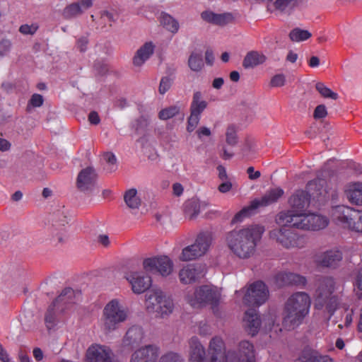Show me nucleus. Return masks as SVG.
<instances>
[{"instance_id": "f257e3e1", "label": "nucleus", "mask_w": 362, "mask_h": 362, "mask_svg": "<svg viewBox=\"0 0 362 362\" xmlns=\"http://www.w3.org/2000/svg\"><path fill=\"white\" fill-rule=\"evenodd\" d=\"M264 232L259 225L235 228L226 235V244L236 257L247 259L252 257Z\"/></svg>"}, {"instance_id": "f03ea898", "label": "nucleus", "mask_w": 362, "mask_h": 362, "mask_svg": "<svg viewBox=\"0 0 362 362\" xmlns=\"http://www.w3.org/2000/svg\"><path fill=\"white\" fill-rule=\"evenodd\" d=\"M224 349L225 344L222 338L218 336L213 337L209 345L210 362H255L254 347L247 341H243L239 344L238 352L229 350L223 356Z\"/></svg>"}, {"instance_id": "7ed1b4c3", "label": "nucleus", "mask_w": 362, "mask_h": 362, "mask_svg": "<svg viewBox=\"0 0 362 362\" xmlns=\"http://www.w3.org/2000/svg\"><path fill=\"white\" fill-rule=\"evenodd\" d=\"M315 308L329 319L339 305V298L334 293L337 288L332 277L320 276L315 281Z\"/></svg>"}, {"instance_id": "20e7f679", "label": "nucleus", "mask_w": 362, "mask_h": 362, "mask_svg": "<svg viewBox=\"0 0 362 362\" xmlns=\"http://www.w3.org/2000/svg\"><path fill=\"white\" fill-rule=\"evenodd\" d=\"M310 306V298L306 293L296 292L291 295L285 304L284 326L288 329L298 326L308 314Z\"/></svg>"}, {"instance_id": "39448f33", "label": "nucleus", "mask_w": 362, "mask_h": 362, "mask_svg": "<svg viewBox=\"0 0 362 362\" xmlns=\"http://www.w3.org/2000/svg\"><path fill=\"white\" fill-rule=\"evenodd\" d=\"M145 305L149 313L163 318L169 316L175 307L172 298L160 289L151 290L146 294Z\"/></svg>"}, {"instance_id": "423d86ee", "label": "nucleus", "mask_w": 362, "mask_h": 362, "mask_svg": "<svg viewBox=\"0 0 362 362\" xmlns=\"http://www.w3.org/2000/svg\"><path fill=\"white\" fill-rule=\"evenodd\" d=\"M186 301L192 307L205 305H217L221 300V291L211 285L196 287L194 291H188L185 295Z\"/></svg>"}, {"instance_id": "0eeeda50", "label": "nucleus", "mask_w": 362, "mask_h": 362, "mask_svg": "<svg viewBox=\"0 0 362 362\" xmlns=\"http://www.w3.org/2000/svg\"><path fill=\"white\" fill-rule=\"evenodd\" d=\"M127 317V310L117 299L110 300L103 310L102 322L104 329L108 332L116 329L119 324L126 321Z\"/></svg>"}, {"instance_id": "6e6552de", "label": "nucleus", "mask_w": 362, "mask_h": 362, "mask_svg": "<svg viewBox=\"0 0 362 362\" xmlns=\"http://www.w3.org/2000/svg\"><path fill=\"white\" fill-rule=\"evenodd\" d=\"M332 214L343 227L362 233V211L341 205L334 207Z\"/></svg>"}, {"instance_id": "1a4fd4ad", "label": "nucleus", "mask_w": 362, "mask_h": 362, "mask_svg": "<svg viewBox=\"0 0 362 362\" xmlns=\"http://www.w3.org/2000/svg\"><path fill=\"white\" fill-rule=\"evenodd\" d=\"M269 236L284 248L288 250L301 249L306 245L304 236L286 228L274 229L269 232Z\"/></svg>"}, {"instance_id": "9d476101", "label": "nucleus", "mask_w": 362, "mask_h": 362, "mask_svg": "<svg viewBox=\"0 0 362 362\" xmlns=\"http://www.w3.org/2000/svg\"><path fill=\"white\" fill-rule=\"evenodd\" d=\"M211 242L212 236L209 232H201L194 244L182 249L180 259L187 262L204 255L209 250Z\"/></svg>"}, {"instance_id": "9b49d317", "label": "nucleus", "mask_w": 362, "mask_h": 362, "mask_svg": "<svg viewBox=\"0 0 362 362\" xmlns=\"http://www.w3.org/2000/svg\"><path fill=\"white\" fill-rule=\"evenodd\" d=\"M284 191L280 187L269 189L260 199H256L251 202L249 208L243 209L238 212L233 218V222L241 221L243 217H245L249 210L256 209L259 207H264L273 204L278 202L282 197Z\"/></svg>"}, {"instance_id": "f8f14e48", "label": "nucleus", "mask_w": 362, "mask_h": 362, "mask_svg": "<svg viewBox=\"0 0 362 362\" xmlns=\"http://www.w3.org/2000/svg\"><path fill=\"white\" fill-rule=\"evenodd\" d=\"M174 264L166 255L148 257L143 261V268L146 272L158 273L162 276H169L173 271Z\"/></svg>"}, {"instance_id": "ddd939ff", "label": "nucleus", "mask_w": 362, "mask_h": 362, "mask_svg": "<svg viewBox=\"0 0 362 362\" xmlns=\"http://www.w3.org/2000/svg\"><path fill=\"white\" fill-rule=\"evenodd\" d=\"M269 298V290L262 281L251 284L246 289L243 303L247 305H260Z\"/></svg>"}, {"instance_id": "4468645a", "label": "nucleus", "mask_w": 362, "mask_h": 362, "mask_svg": "<svg viewBox=\"0 0 362 362\" xmlns=\"http://www.w3.org/2000/svg\"><path fill=\"white\" fill-rule=\"evenodd\" d=\"M306 216L301 211L284 210L277 214L276 221L280 226L305 230Z\"/></svg>"}, {"instance_id": "2eb2a0df", "label": "nucleus", "mask_w": 362, "mask_h": 362, "mask_svg": "<svg viewBox=\"0 0 362 362\" xmlns=\"http://www.w3.org/2000/svg\"><path fill=\"white\" fill-rule=\"evenodd\" d=\"M244 322L248 333L253 336L257 333L261 325H264L265 329H271L274 324V317L270 315L261 320L256 310L250 309L245 312Z\"/></svg>"}, {"instance_id": "dca6fc26", "label": "nucleus", "mask_w": 362, "mask_h": 362, "mask_svg": "<svg viewBox=\"0 0 362 362\" xmlns=\"http://www.w3.org/2000/svg\"><path fill=\"white\" fill-rule=\"evenodd\" d=\"M206 274V267L202 264H188L183 266L178 272L182 284H192L202 279Z\"/></svg>"}, {"instance_id": "f3484780", "label": "nucleus", "mask_w": 362, "mask_h": 362, "mask_svg": "<svg viewBox=\"0 0 362 362\" xmlns=\"http://www.w3.org/2000/svg\"><path fill=\"white\" fill-rule=\"evenodd\" d=\"M69 221V214L64 206L55 210L52 214V240L55 243H62L64 240V236L62 233V228Z\"/></svg>"}, {"instance_id": "a211bd4d", "label": "nucleus", "mask_w": 362, "mask_h": 362, "mask_svg": "<svg viewBox=\"0 0 362 362\" xmlns=\"http://www.w3.org/2000/svg\"><path fill=\"white\" fill-rule=\"evenodd\" d=\"M342 259V253L337 249L320 252L315 255L314 262L321 267L335 268Z\"/></svg>"}, {"instance_id": "6ab92c4d", "label": "nucleus", "mask_w": 362, "mask_h": 362, "mask_svg": "<svg viewBox=\"0 0 362 362\" xmlns=\"http://www.w3.org/2000/svg\"><path fill=\"white\" fill-rule=\"evenodd\" d=\"M86 357L88 362H119L108 347L98 344L88 348Z\"/></svg>"}, {"instance_id": "aec40b11", "label": "nucleus", "mask_w": 362, "mask_h": 362, "mask_svg": "<svg viewBox=\"0 0 362 362\" xmlns=\"http://www.w3.org/2000/svg\"><path fill=\"white\" fill-rule=\"evenodd\" d=\"M97 177V173L93 167L82 169L76 178V187L81 192H91L95 185Z\"/></svg>"}, {"instance_id": "412c9836", "label": "nucleus", "mask_w": 362, "mask_h": 362, "mask_svg": "<svg viewBox=\"0 0 362 362\" xmlns=\"http://www.w3.org/2000/svg\"><path fill=\"white\" fill-rule=\"evenodd\" d=\"M126 279L132 286V291L137 294L144 293L151 284V277L140 272H131L127 274Z\"/></svg>"}, {"instance_id": "4be33fe9", "label": "nucleus", "mask_w": 362, "mask_h": 362, "mask_svg": "<svg viewBox=\"0 0 362 362\" xmlns=\"http://www.w3.org/2000/svg\"><path fill=\"white\" fill-rule=\"evenodd\" d=\"M308 193L313 200L317 202L325 201L328 195L327 182L320 178L310 181L307 185Z\"/></svg>"}, {"instance_id": "5701e85b", "label": "nucleus", "mask_w": 362, "mask_h": 362, "mask_svg": "<svg viewBox=\"0 0 362 362\" xmlns=\"http://www.w3.org/2000/svg\"><path fill=\"white\" fill-rule=\"evenodd\" d=\"M158 354V348L156 346L146 345L136 350L129 362H156Z\"/></svg>"}, {"instance_id": "b1692460", "label": "nucleus", "mask_w": 362, "mask_h": 362, "mask_svg": "<svg viewBox=\"0 0 362 362\" xmlns=\"http://www.w3.org/2000/svg\"><path fill=\"white\" fill-rule=\"evenodd\" d=\"M80 298V291H74L71 288H66L54 301V305H57L58 308L64 310V309L69 308L71 305L78 302Z\"/></svg>"}, {"instance_id": "393cba45", "label": "nucleus", "mask_w": 362, "mask_h": 362, "mask_svg": "<svg viewBox=\"0 0 362 362\" xmlns=\"http://www.w3.org/2000/svg\"><path fill=\"white\" fill-rule=\"evenodd\" d=\"M310 197L308 192L296 190L288 198V204L290 210L304 211L310 204Z\"/></svg>"}, {"instance_id": "a878e982", "label": "nucleus", "mask_w": 362, "mask_h": 362, "mask_svg": "<svg viewBox=\"0 0 362 362\" xmlns=\"http://www.w3.org/2000/svg\"><path fill=\"white\" fill-rule=\"evenodd\" d=\"M275 281L279 286L288 285L303 286L306 283V279L304 276L288 272L278 273L275 276Z\"/></svg>"}, {"instance_id": "bb28decb", "label": "nucleus", "mask_w": 362, "mask_h": 362, "mask_svg": "<svg viewBox=\"0 0 362 362\" xmlns=\"http://www.w3.org/2000/svg\"><path fill=\"white\" fill-rule=\"evenodd\" d=\"M155 46L151 42H147L136 52L132 62L134 66L140 68L152 56Z\"/></svg>"}, {"instance_id": "cd10ccee", "label": "nucleus", "mask_w": 362, "mask_h": 362, "mask_svg": "<svg viewBox=\"0 0 362 362\" xmlns=\"http://www.w3.org/2000/svg\"><path fill=\"white\" fill-rule=\"evenodd\" d=\"M143 338L142 328L139 326H133L127 331L122 339V345L124 347L134 348L142 341Z\"/></svg>"}, {"instance_id": "c85d7f7f", "label": "nucleus", "mask_w": 362, "mask_h": 362, "mask_svg": "<svg viewBox=\"0 0 362 362\" xmlns=\"http://www.w3.org/2000/svg\"><path fill=\"white\" fill-rule=\"evenodd\" d=\"M206 206V204L205 202L197 199L187 200L184 204L185 216L189 220H194L197 217L201 209Z\"/></svg>"}, {"instance_id": "c756f323", "label": "nucleus", "mask_w": 362, "mask_h": 362, "mask_svg": "<svg viewBox=\"0 0 362 362\" xmlns=\"http://www.w3.org/2000/svg\"><path fill=\"white\" fill-rule=\"evenodd\" d=\"M345 194L351 204L362 205V182L349 184L346 187Z\"/></svg>"}, {"instance_id": "7c9ffc66", "label": "nucleus", "mask_w": 362, "mask_h": 362, "mask_svg": "<svg viewBox=\"0 0 362 362\" xmlns=\"http://www.w3.org/2000/svg\"><path fill=\"white\" fill-rule=\"evenodd\" d=\"M327 217L315 214H307L305 230H320L328 225Z\"/></svg>"}, {"instance_id": "2f4dec72", "label": "nucleus", "mask_w": 362, "mask_h": 362, "mask_svg": "<svg viewBox=\"0 0 362 362\" xmlns=\"http://www.w3.org/2000/svg\"><path fill=\"white\" fill-rule=\"evenodd\" d=\"M267 60V57L262 53L252 51L248 52L245 57L243 66L245 69L254 68L258 65L262 64Z\"/></svg>"}, {"instance_id": "473e14b6", "label": "nucleus", "mask_w": 362, "mask_h": 362, "mask_svg": "<svg viewBox=\"0 0 362 362\" xmlns=\"http://www.w3.org/2000/svg\"><path fill=\"white\" fill-rule=\"evenodd\" d=\"M190 358L201 361L205 357V349L197 337H192L189 341Z\"/></svg>"}, {"instance_id": "72a5a7b5", "label": "nucleus", "mask_w": 362, "mask_h": 362, "mask_svg": "<svg viewBox=\"0 0 362 362\" xmlns=\"http://www.w3.org/2000/svg\"><path fill=\"white\" fill-rule=\"evenodd\" d=\"M207 102L204 99L203 94L200 91L193 93L190 105V112L201 115L207 107Z\"/></svg>"}, {"instance_id": "f704fd0d", "label": "nucleus", "mask_w": 362, "mask_h": 362, "mask_svg": "<svg viewBox=\"0 0 362 362\" xmlns=\"http://www.w3.org/2000/svg\"><path fill=\"white\" fill-rule=\"evenodd\" d=\"M124 200L127 206L132 209H139L141 204V200L137 195V190L134 188L130 189L125 192Z\"/></svg>"}, {"instance_id": "c9c22d12", "label": "nucleus", "mask_w": 362, "mask_h": 362, "mask_svg": "<svg viewBox=\"0 0 362 362\" xmlns=\"http://www.w3.org/2000/svg\"><path fill=\"white\" fill-rule=\"evenodd\" d=\"M299 0H274L276 10L285 13H290L298 4Z\"/></svg>"}, {"instance_id": "e433bc0d", "label": "nucleus", "mask_w": 362, "mask_h": 362, "mask_svg": "<svg viewBox=\"0 0 362 362\" xmlns=\"http://www.w3.org/2000/svg\"><path fill=\"white\" fill-rule=\"evenodd\" d=\"M188 66L193 71H200L204 67L202 54L197 52H192L188 59Z\"/></svg>"}, {"instance_id": "4c0bfd02", "label": "nucleus", "mask_w": 362, "mask_h": 362, "mask_svg": "<svg viewBox=\"0 0 362 362\" xmlns=\"http://www.w3.org/2000/svg\"><path fill=\"white\" fill-rule=\"evenodd\" d=\"M311 35L308 30L296 28L290 32L289 38L293 42H298L309 39Z\"/></svg>"}, {"instance_id": "58836bf2", "label": "nucleus", "mask_w": 362, "mask_h": 362, "mask_svg": "<svg viewBox=\"0 0 362 362\" xmlns=\"http://www.w3.org/2000/svg\"><path fill=\"white\" fill-rule=\"evenodd\" d=\"M180 110V106L172 105L161 110L158 113V117L162 120H167L177 115Z\"/></svg>"}, {"instance_id": "ea45409f", "label": "nucleus", "mask_w": 362, "mask_h": 362, "mask_svg": "<svg viewBox=\"0 0 362 362\" xmlns=\"http://www.w3.org/2000/svg\"><path fill=\"white\" fill-rule=\"evenodd\" d=\"M160 23L172 33H176L178 30L177 22L170 15L163 14L160 16Z\"/></svg>"}, {"instance_id": "a19ab883", "label": "nucleus", "mask_w": 362, "mask_h": 362, "mask_svg": "<svg viewBox=\"0 0 362 362\" xmlns=\"http://www.w3.org/2000/svg\"><path fill=\"white\" fill-rule=\"evenodd\" d=\"M82 9H81L78 4L73 3L69 6H67L63 11V16L66 18H75L82 13Z\"/></svg>"}, {"instance_id": "79ce46f5", "label": "nucleus", "mask_w": 362, "mask_h": 362, "mask_svg": "<svg viewBox=\"0 0 362 362\" xmlns=\"http://www.w3.org/2000/svg\"><path fill=\"white\" fill-rule=\"evenodd\" d=\"M315 88L323 98H330L332 100H337L338 98V94L333 92L323 83H317L315 85Z\"/></svg>"}, {"instance_id": "37998d69", "label": "nucleus", "mask_w": 362, "mask_h": 362, "mask_svg": "<svg viewBox=\"0 0 362 362\" xmlns=\"http://www.w3.org/2000/svg\"><path fill=\"white\" fill-rule=\"evenodd\" d=\"M321 356L322 355H318L317 353L305 351L299 356L296 362H316L318 357Z\"/></svg>"}, {"instance_id": "c03bdc74", "label": "nucleus", "mask_w": 362, "mask_h": 362, "mask_svg": "<svg viewBox=\"0 0 362 362\" xmlns=\"http://www.w3.org/2000/svg\"><path fill=\"white\" fill-rule=\"evenodd\" d=\"M56 306L57 307V305H54V303H53L49 307V308L47 309V311L45 314V323H46L48 329H51L54 325V319H55V313H54V310Z\"/></svg>"}, {"instance_id": "a18cd8bd", "label": "nucleus", "mask_w": 362, "mask_h": 362, "mask_svg": "<svg viewBox=\"0 0 362 362\" xmlns=\"http://www.w3.org/2000/svg\"><path fill=\"white\" fill-rule=\"evenodd\" d=\"M226 143L232 146H234L238 143V137L236 131L233 127H228L226 133Z\"/></svg>"}, {"instance_id": "49530a36", "label": "nucleus", "mask_w": 362, "mask_h": 362, "mask_svg": "<svg viewBox=\"0 0 362 362\" xmlns=\"http://www.w3.org/2000/svg\"><path fill=\"white\" fill-rule=\"evenodd\" d=\"M104 159L106 161L107 168L110 172H113L117 169V158L115 156L110 152L104 154Z\"/></svg>"}, {"instance_id": "de8ad7c7", "label": "nucleus", "mask_w": 362, "mask_h": 362, "mask_svg": "<svg viewBox=\"0 0 362 362\" xmlns=\"http://www.w3.org/2000/svg\"><path fill=\"white\" fill-rule=\"evenodd\" d=\"M201 115L190 112V115L187 120V130L189 132H193L197 127Z\"/></svg>"}, {"instance_id": "09e8293b", "label": "nucleus", "mask_w": 362, "mask_h": 362, "mask_svg": "<svg viewBox=\"0 0 362 362\" xmlns=\"http://www.w3.org/2000/svg\"><path fill=\"white\" fill-rule=\"evenodd\" d=\"M159 362H184V361L177 354L169 352L163 355Z\"/></svg>"}, {"instance_id": "8fccbe9b", "label": "nucleus", "mask_w": 362, "mask_h": 362, "mask_svg": "<svg viewBox=\"0 0 362 362\" xmlns=\"http://www.w3.org/2000/svg\"><path fill=\"white\" fill-rule=\"evenodd\" d=\"M286 82V76L283 74L274 75L270 81V86L272 87H281L284 86Z\"/></svg>"}, {"instance_id": "3c124183", "label": "nucleus", "mask_w": 362, "mask_h": 362, "mask_svg": "<svg viewBox=\"0 0 362 362\" xmlns=\"http://www.w3.org/2000/svg\"><path fill=\"white\" fill-rule=\"evenodd\" d=\"M38 29L36 24H24L19 28V32L23 35H34Z\"/></svg>"}, {"instance_id": "603ef678", "label": "nucleus", "mask_w": 362, "mask_h": 362, "mask_svg": "<svg viewBox=\"0 0 362 362\" xmlns=\"http://www.w3.org/2000/svg\"><path fill=\"white\" fill-rule=\"evenodd\" d=\"M172 86V80L169 77L162 78L159 85V93L160 94L165 93Z\"/></svg>"}, {"instance_id": "864d4df0", "label": "nucleus", "mask_w": 362, "mask_h": 362, "mask_svg": "<svg viewBox=\"0 0 362 362\" xmlns=\"http://www.w3.org/2000/svg\"><path fill=\"white\" fill-rule=\"evenodd\" d=\"M11 42L8 39H3L0 42V56L4 57L8 54L11 49Z\"/></svg>"}, {"instance_id": "5fc2aeb1", "label": "nucleus", "mask_w": 362, "mask_h": 362, "mask_svg": "<svg viewBox=\"0 0 362 362\" xmlns=\"http://www.w3.org/2000/svg\"><path fill=\"white\" fill-rule=\"evenodd\" d=\"M327 115V110L325 105H317L313 113V117L315 119H323Z\"/></svg>"}, {"instance_id": "6e6d98bb", "label": "nucleus", "mask_w": 362, "mask_h": 362, "mask_svg": "<svg viewBox=\"0 0 362 362\" xmlns=\"http://www.w3.org/2000/svg\"><path fill=\"white\" fill-rule=\"evenodd\" d=\"M201 16L206 22L217 24L218 14L216 13L211 11H204L202 13Z\"/></svg>"}, {"instance_id": "4d7b16f0", "label": "nucleus", "mask_w": 362, "mask_h": 362, "mask_svg": "<svg viewBox=\"0 0 362 362\" xmlns=\"http://www.w3.org/2000/svg\"><path fill=\"white\" fill-rule=\"evenodd\" d=\"M233 21V16L230 13L218 14L217 24L218 25H225Z\"/></svg>"}, {"instance_id": "13d9d810", "label": "nucleus", "mask_w": 362, "mask_h": 362, "mask_svg": "<svg viewBox=\"0 0 362 362\" xmlns=\"http://www.w3.org/2000/svg\"><path fill=\"white\" fill-rule=\"evenodd\" d=\"M198 333L200 335L206 336L211 334V329L208 324L201 322L198 325Z\"/></svg>"}, {"instance_id": "bf43d9fd", "label": "nucleus", "mask_w": 362, "mask_h": 362, "mask_svg": "<svg viewBox=\"0 0 362 362\" xmlns=\"http://www.w3.org/2000/svg\"><path fill=\"white\" fill-rule=\"evenodd\" d=\"M43 97L40 94H33L30 100V104L33 107H40L43 104Z\"/></svg>"}, {"instance_id": "052dcab7", "label": "nucleus", "mask_w": 362, "mask_h": 362, "mask_svg": "<svg viewBox=\"0 0 362 362\" xmlns=\"http://www.w3.org/2000/svg\"><path fill=\"white\" fill-rule=\"evenodd\" d=\"M88 44V38L86 37H81L77 41V48L80 50V52H85L87 49Z\"/></svg>"}, {"instance_id": "680f3d73", "label": "nucleus", "mask_w": 362, "mask_h": 362, "mask_svg": "<svg viewBox=\"0 0 362 362\" xmlns=\"http://www.w3.org/2000/svg\"><path fill=\"white\" fill-rule=\"evenodd\" d=\"M218 186V189L221 193H226L232 189V183L226 180Z\"/></svg>"}, {"instance_id": "e2e57ef3", "label": "nucleus", "mask_w": 362, "mask_h": 362, "mask_svg": "<svg viewBox=\"0 0 362 362\" xmlns=\"http://www.w3.org/2000/svg\"><path fill=\"white\" fill-rule=\"evenodd\" d=\"M101 18L104 21H108L111 23H115L117 19V16L115 14L106 11L102 13Z\"/></svg>"}, {"instance_id": "0e129e2a", "label": "nucleus", "mask_w": 362, "mask_h": 362, "mask_svg": "<svg viewBox=\"0 0 362 362\" xmlns=\"http://www.w3.org/2000/svg\"><path fill=\"white\" fill-rule=\"evenodd\" d=\"M88 121L92 124H98L100 122V117L97 112L92 111L88 115Z\"/></svg>"}, {"instance_id": "69168bd1", "label": "nucleus", "mask_w": 362, "mask_h": 362, "mask_svg": "<svg viewBox=\"0 0 362 362\" xmlns=\"http://www.w3.org/2000/svg\"><path fill=\"white\" fill-rule=\"evenodd\" d=\"M247 173L249 179L252 180H257L261 176V173L259 171H255V168L252 166L247 169Z\"/></svg>"}, {"instance_id": "338daca9", "label": "nucleus", "mask_w": 362, "mask_h": 362, "mask_svg": "<svg viewBox=\"0 0 362 362\" xmlns=\"http://www.w3.org/2000/svg\"><path fill=\"white\" fill-rule=\"evenodd\" d=\"M217 170L218 173V178L221 181H226V180H228V175H227L226 168L223 165H218Z\"/></svg>"}, {"instance_id": "774afa93", "label": "nucleus", "mask_w": 362, "mask_h": 362, "mask_svg": "<svg viewBox=\"0 0 362 362\" xmlns=\"http://www.w3.org/2000/svg\"><path fill=\"white\" fill-rule=\"evenodd\" d=\"M253 144L250 141H245V144L243 145L241 148L242 153L244 155H247L250 151H252Z\"/></svg>"}]
</instances>
